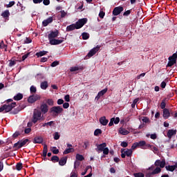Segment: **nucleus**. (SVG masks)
Returning a JSON list of instances; mask_svg holds the SVG:
<instances>
[{"mask_svg":"<svg viewBox=\"0 0 177 177\" xmlns=\"http://www.w3.org/2000/svg\"><path fill=\"white\" fill-rule=\"evenodd\" d=\"M134 177H145V174L143 173H134L133 174Z\"/></svg>","mask_w":177,"mask_h":177,"instance_id":"a19ab883","label":"nucleus"},{"mask_svg":"<svg viewBox=\"0 0 177 177\" xmlns=\"http://www.w3.org/2000/svg\"><path fill=\"white\" fill-rule=\"evenodd\" d=\"M100 122L101 125L106 127L109 124V120L106 119V116H103L100 118Z\"/></svg>","mask_w":177,"mask_h":177,"instance_id":"6ab92c4d","label":"nucleus"},{"mask_svg":"<svg viewBox=\"0 0 177 177\" xmlns=\"http://www.w3.org/2000/svg\"><path fill=\"white\" fill-rule=\"evenodd\" d=\"M40 109L41 113H43V114H46V113H48V111H49L48 104L43 103L41 106H40Z\"/></svg>","mask_w":177,"mask_h":177,"instance_id":"dca6fc26","label":"nucleus"},{"mask_svg":"<svg viewBox=\"0 0 177 177\" xmlns=\"http://www.w3.org/2000/svg\"><path fill=\"white\" fill-rule=\"evenodd\" d=\"M56 66H59V62L55 61L51 64V67H56Z\"/></svg>","mask_w":177,"mask_h":177,"instance_id":"bf43d9fd","label":"nucleus"},{"mask_svg":"<svg viewBox=\"0 0 177 177\" xmlns=\"http://www.w3.org/2000/svg\"><path fill=\"white\" fill-rule=\"evenodd\" d=\"M59 35V30H56L55 31H51L50 34L48 35V41H51L52 39H55Z\"/></svg>","mask_w":177,"mask_h":177,"instance_id":"ddd939ff","label":"nucleus"},{"mask_svg":"<svg viewBox=\"0 0 177 177\" xmlns=\"http://www.w3.org/2000/svg\"><path fill=\"white\" fill-rule=\"evenodd\" d=\"M52 21H53V17H50L47 19L44 20L42 22V24H43L44 27H46V26H48V24H50V23H52Z\"/></svg>","mask_w":177,"mask_h":177,"instance_id":"aec40b11","label":"nucleus"},{"mask_svg":"<svg viewBox=\"0 0 177 177\" xmlns=\"http://www.w3.org/2000/svg\"><path fill=\"white\" fill-rule=\"evenodd\" d=\"M19 136H20V132L16 131L15 133H13L12 138H17V137Z\"/></svg>","mask_w":177,"mask_h":177,"instance_id":"680f3d73","label":"nucleus"},{"mask_svg":"<svg viewBox=\"0 0 177 177\" xmlns=\"http://www.w3.org/2000/svg\"><path fill=\"white\" fill-rule=\"evenodd\" d=\"M40 88L44 90L48 88V82H42L40 84Z\"/></svg>","mask_w":177,"mask_h":177,"instance_id":"cd10ccee","label":"nucleus"},{"mask_svg":"<svg viewBox=\"0 0 177 177\" xmlns=\"http://www.w3.org/2000/svg\"><path fill=\"white\" fill-rule=\"evenodd\" d=\"M60 14H61V18L62 19H64L65 17L67 16V12L64 11V10H61L59 11Z\"/></svg>","mask_w":177,"mask_h":177,"instance_id":"4c0bfd02","label":"nucleus"},{"mask_svg":"<svg viewBox=\"0 0 177 177\" xmlns=\"http://www.w3.org/2000/svg\"><path fill=\"white\" fill-rule=\"evenodd\" d=\"M53 100L52 99H48L47 100V104H48V106H53Z\"/></svg>","mask_w":177,"mask_h":177,"instance_id":"8fccbe9b","label":"nucleus"},{"mask_svg":"<svg viewBox=\"0 0 177 177\" xmlns=\"http://www.w3.org/2000/svg\"><path fill=\"white\" fill-rule=\"evenodd\" d=\"M169 80L168 78H166L164 81H162L160 84V87L162 89H165V86H167V82H168Z\"/></svg>","mask_w":177,"mask_h":177,"instance_id":"bb28decb","label":"nucleus"},{"mask_svg":"<svg viewBox=\"0 0 177 177\" xmlns=\"http://www.w3.org/2000/svg\"><path fill=\"white\" fill-rule=\"evenodd\" d=\"M148 149H150V150H152V151H158V148L153 145H151V147H149Z\"/></svg>","mask_w":177,"mask_h":177,"instance_id":"49530a36","label":"nucleus"},{"mask_svg":"<svg viewBox=\"0 0 177 177\" xmlns=\"http://www.w3.org/2000/svg\"><path fill=\"white\" fill-rule=\"evenodd\" d=\"M96 146H97V149H95L96 151H98V153H100V151H102L106 148V146H107V145L106 144V142H104L102 144L96 145Z\"/></svg>","mask_w":177,"mask_h":177,"instance_id":"f3484780","label":"nucleus"},{"mask_svg":"<svg viewBox=\"0 0 177 177\" xmlns=\"http://www.w3.org/2000/svg\"><path fill=\"white\" fill-rule=\"evenodd\" d=\"M154 167H159V168H164L165 167V160L163 159L161 160H157L154 163Z\"/></svg>","mask_w":177,"mask_h":177,"instance_id":"4468645a","label":"nucleus"},{"mask_svg":"<svg viewBox=\"0 0 177 177\" xmlns=\"http://www.w3.org/2000/svg\"><path fill=\"white\" fill-rule=\"evenodd\" d=\"M82 38L83 39H88L89 38V34L87 32L82 33Z\"/></svg>","mask_w":177,"mask_h":177,"instance_id":"37998d69","label":"nucleus"},{"mask_svg":"<svg viewBox=\"0 0 177 177\" xmlns=\"http://www.w3.org/2000/svg\"><path fill=\"white\" fill-rule=\"evenodd\" d=\"M14 107H16V102H12L10 104H4L1 107H0V113L4 111V113H9V111H12Z\"/></svg>","mask_w":177,"mask_h":177,"instance_id":"7ed1b4c3","label":"nucleus"},{"mask_svg":"<svg viewBox=\"0 0 177 177\" xmlns=\"http://www.w3.org/2000/svg\"><path fill=\"white\" fill-rule=\"evenodd\" d=\"M0 49H5L6 52V49H8V46L5 45V43H3V41H1L0 42Z\"/></svg>","mask_w":177,"mask_h":177,"instance_id":"f704fd0d","label":"nucleus"},{"mask_svg":"<svg viewBox=\"0 0 177 177\" xmlns=\"http://www.w3.org/2000/svg\"><path fill=\"white\" fill-rule=\"evenodd\" d=\"M41 100V95L38 94H34L28 98V103H35L37 100Z\"/></svg>","mask_w":177,"mask_h":177,"instance_id":"6e6552de","label":"nucleus"},{"mask_svg":"<svg viewBox=\"0 0 177 177\" xmlns=\"http://www.w3.org/2000/svg\"><path fill=\"white\" fill-rule=\"evenodd\" d=\"M51 161H56V162H59V158L57 156H54L51 158Z\"/></svg>","mask_w":177,"mask_h":177,"instance_id":"864d4df0","label":"nucleus"},{"mask_svg":"<svg viewBox=\"0 0 177 177\" xmlns=\"http://www.w3.org/2000/svg\"><path fill=\"white\" fill-rule=\"evenodd\" d=\"M165 101H162L161 104H160V108L164 110L165 109Z\"/></svg>","mask_w":177,"mask_h":177,"instance_id":"052dcab7","label":"nucleus"},{"mask_svg":"<svg viewBox=\"0 0 177 177\" xmlns=\"http://www.w3.org/2000/svg\"><path fill=\"white\" fill-rule=\"evenodd\" d=\"M43 3L46 6H48V5H49L50 3V0H43Z\"/></svg>","mask_w":177,"mask_h":177,"instance_id":"e2e57ef3","label":"nucleus"},{"mask_svg":"<svg viewBox=\"0 0 177 177\" xmlns=\"http://www.w3.org/2000/svg\"><path fill=\"white\" fill-rule=\"evenodd\" d=\"M102 151H103V154H104L105 156H107L109 151V148L105 147Z\"/></svg>","mask_w":177,"mask_h":177,"instance_id":"6e6d98bb","label":"nucleus"},{"mask_svg":"<svg viewBox=\"0 0 177 177\" xmlns=\"http://www.w3.org/2000/svg\"><path fill=\"white\" fill-rule=\"evenodd\" d=\"M50 150L53 154H59V149L56 147H51Z\"/></svg>","mask_w":177,"mask_h":177,"instance_id":"72a5a7b5","label":"nucleus"},{"mask_svg":"<svg viewBox=\"0 0 177 177\" xmlns=\"http://www.w3.org/2000/svg\"><path fill=\"white\" fill-rule=\"evenodd\" d=\"M23 99V94L21 93H18L16 95L14 96V100H21Z\"/></svg>","mask_w":177,"mask_h":177,"instance_id":"c85d7f7f","label":"nucleus"},{"mask_svg":"<svg viewBox=\"0 0 177 177\" xmlns=\"http://www.w3.org/2000/svg\"><path fill=\"white\" fill-rule=\"evenodd\" d=\"M121 12H124V7L123 6H118L113 9V16H118V15L121 14Z\"/></svg>","mask_w":177,"mask_h":177,"instance_id":"f8f14e48","label":"nucleus"},{"mask_svg":"<svg viewBox=\"0 0 177 177\" xmlns=\"http://www.w3.org/2000/svg\"><path fill=\"white\" fill-rule=\"evenodd\" d=\"M47 53L48 51H40L36 53V56H37V57H41V56H45Z\"/></svg>","mask_w":177,"mask_h":177,"instance_id":"473e14b6","label":"nucleus"},{"mask_svg":"<svg viewBox=\"0 0 177 177\" xmlns=\"http://www.w3.org/2000/svg\"><path fill=\"white\" fill-rule=\"evenodd\" d=\"M141 120L142 122H145V124H147V122H150V119L146 116H143L141 118Z\"/></svg>","mask_w":177,"mask_h":177,"instance_id":"c9c22d12","label":"nucleus"},{"mask_svg":"<svg viewBox=\"0 0 177 177\" xmlns=\"http://www.w3.org/2000/svg\"><path fill=\"white\" fill-rule=\"evenodd\" d=\"M27 143H28V139L19 140L14 144L13 147H15V149H21V147H23V146H26Z\"/></svg>","mask_w":177,"mask_h":177,"instance_id":"423d86ee","label":"nucleus"},{"mask_svg":"<svg viewBox=\"0 0 177 177\" xmlns=\"http://www.w3.org/2000/svg\"><path fill=\"white\" fill-rule=\"evenodd\" d=\"M63 107L64 109H68V107H70V104H68V102H65L63 104Z\"/></svg>","mask_w":177,"mask_h":177,"instance_id":"338daca9","label":"nucleus"},{"mask_svg":"<svg viewBox=\"0 0 177 177\" xmlns=\"http://www.w3.org/2000/svg\"><path fill=\"white\" fill-rule=\"evenodd\" d=\"M66 163H67V157H63L59 161V164L62 167H63V165H66Z\"/></svg>","mask_w":177,"mask_h":177,"instance_id":"5701e85b","label":"nucleus"},{"mask_svg":"<svg viewBox=\"0 0 177 177\" xmlns=\"http://www.w3.org/2000/svg\"><path fill=\"white\" fill-rule=\"evenodd\" d=\"M15 1H10L8 4L6 5V8H12L15 5Z\"/></svg>","mask_w":177,"mask_h":177,"instance_id":"09e8293b","label":"nucleus"},{"mask_svg":"<svg viewBox=\"0 0 177 177\" xmlns=\"http://www.w3.org/2000/svg\"><path fill=\"white\" fill-rule=\"evenodd\" d=\"M88 19L86 18L79 19L75 24L68 26L66 27V31L70 32L73 31V30H79V28L84 27Z\"/></svg>","mask_w":177,"mask_h":177,"instance_id":"f257e3e1","label":"nucleus"},{"mask_svg":"<svg viewBox=\"0 0 177 177\" xmlns=\"http://www.w3.org/2000/svg\"><path fill=\"white\" fill-rule=\"evenodd\" d=\"M136 147H139L138 142L133 143L131 146V149H130L133 151V150H135V149H136Z\"/></svg>","mask_w":177,"mask_h":177,"instance_id":"3c124183","label":"nucleus"},{"mask_svg":"<svg viewBox=\"0 0 177 177\" xmlns=\"http://www.w3.org/2000/svg\"><path fill=\"white\" fill-rule=\"evenodd\" d=\"M112 121H113L114 124H118V122H120V118H111Z\"/></svg>","mask_w":177,"mask_h":177,"instance_id":"603ef678","label":"nucleus"},{"mask_svg":"<svg viewBox=\"0 0 177 177\" xmlns=\"http://www.w3.org/2000/svg\"><path fill=\"white\" fill-rule=\"evenodd\" d=\"M167 171H169L170 172H174V171L176 169L174 165H168L165 167Z\"/></svg>","mask_w":177,"mask_h":177,"instance_id":"c756f323","label":"nucleus"},{"mask_svg":"<svg viewBox=\"0 0 177 177\" xmlns=\"http://www.w3.org/2000/svg\"><path fill=\"white\" fill-rule=\"evenodd\" d=\"M50 113L53 114V115H59V114L63 113V108L60 106H53L50 109Z\"/></svg>","mask_w":177,"mask_h":177,"instance_id":"39448f33","label":"nucleus"},{"mask_svg":"<svg viewBox=\"0 0 177 177\" xmlns=\"http://www.w3.org/2000/svg\"><path fill=\"white\" fill-rule=\"evenodd\" d=\"M176 129H169L167 131V138L169 139H172V136H175L176 135Z\"/></svg>","mask_w":177,"mask_h":177,"instance_id":"a211bd4d","label":"nucleus"},{"mask_svg":"<svg viewBox=\"0 0 177 177\" xmlns=\"http://www.w3.org/2000/svg\"><path fill=\"white\" fill-rule=\"evenodd\" d=\"M70 153H74V148H68L65 149L63 152V154H68Z\"/></svg>","mask_w":177,"mask_h":177,"instance_id":"7c9ffc66","label":"nucleus"},{"mask_svg":"<svg viewBox=\"0 0 177 177\" xmlns=\"http://www.w3.org/2000/svg\"><path fill=\"white\" fill-rule=\"evenodd\" d=\"M150 138H151V139H153V140H156V139H157V134H156V133L151 134Z\"/></svg>","mask_w":177,"mask_h":177,"instance_id":"0e129e2a","label":"nucleus"},{"mask_svg":"<svg viewBox=\"0 0 177 177\" xmlns=\"http://www.w3.org/2000/svg\"><path fill=\"white\" fill-rule=\"evenodd\" d=\"M138 147H140V149H142L143 150H146L149 149V147H151V145L147 144L146 141L142 140L138 142Z\"/></svg>","mask_w":177,"mask_h":177,"instance_id":"9d476101","label":"nucleus"},{"mask_svg":"<svg viewBox=\"0 0 177 177\" xmlns=\"http://www.w3.org/2000/svg\"><path fill=\"white\" fill-rule=\"evenodd\" d=\"M1 16L6 19H9V16H10V12H9V10H6L3 12Z\"/></svg>","mask_w":177,"mask_h":177,"instance_id":"b1692460","label":"nucleus"},{"mask_svg":"<svg viewBox=\"0 0 177 177\" xmlns=\"http://www.w3.org/2000/svg\"><path fill=\"white\" fill-rule=\"evenodd\" d=\"M119 133L121 135H128L129 133V131L122 127H120L119 129Z\"/></svg>","mask_w":177,"mask_h":177,"instance_id":"393cba45","label":"nucleus"},{"mask_svg":"<svg viewBox=\"0 0 177 177\" xmlns=\"http://www.w3.org/2000/svg\"><path fill=\"white\" fill-rule=\"evenodd\" d=\"M107 92V88H104L103 90L100 91L98 94L100 95L101 96H103L105 93Z\"/></svg>","mask_w":177,"mask_h":177,"instance_id":"de8ad7c7","label":"nucleus"},{"mask_svg":"<svg viewBox=\"0 0 177 177\" xmlns=\"http://www.w3.org/2000/svg\"><path fill=\"white\" fill-rule=\"evenodd\" d=\"M80 70V68L78 66H72L70 68V71L74 72V71H78Z\"/></svg>","mask_w":177,"mask_h":177,"instance_id":"c03bdc74","label":"nucleus"},{"mask_svg":"<svg viewBox=\"0 0 177 177\" xmlns=\"http://www.w3.org/2000/svg\"><path fill=\"white\" fill-rule=\"evenodd\" d=\"M71 177H78V176L77 175V174H75V171H72L71 173Z\"/></svg>","mask_w":177,"mask_h":177,"instance_id":"774afa93","label":"nucleus"},{"mask_svg":"<svg viewBox=\"0 0 177 177\" xmlns=\"http://www.w3.org/2000/svg\"><path fill=\"white\" fill-rule=\"evenodd\" d=\"M76 160L77 161H84V160H85V158H84V156L77 153L76 154Z\"/></svg>","mask_w":177,"mask_h":177,"instance_id":"2f4dec72","label":"nucleus"},{"mask_svg":"<svg viewBox=\"0 0 177 177\" xmlns=\"http://www.w3.org/2000/svg\"><path fill=\"white\" fill-rule=\"evenodd\" d=\"M106 13H104V12L100 11L99 13V17H100V19H103Z\"/></svg>","mask_w":177,"mask_h":177,"instance_id":"4d7b16f0","label":"nucleus"},{"mask_svg":"<svg viewBox=\"0 0 177 177\" xmlns=\"http://www.w3.org/2000/svg\"><path fill=\"white\" fill-rule=\"evenodd\" d=\"M120 145L122 147H128V142L123 141L121 142Z\"/></svg>","mask_w":177,"mask_h":177,"instance_id":"13d9d810","label":"nucleus"},{"mask_svg":"<svg viewBox=\"0 0 177 177\" xmlns=\"http://www.w3.org/2000/svg\"><path fill=\"white\" fill-rule=\"evenodd\" d=\"M42 142H44V139L42 138V137H35L33 140V143L35 144H41L42 143Z\"/></svg>","mask_w":177,"mask_h":177,"instance_id":"4be33fe9","label":"nucleus"},{"mask_svg":"<svg viewBox=\"0 0 177 177\" xmlns=\"http://www.w3.org/2000/svg\"><path fill=\"white\" fill-rule=\"evenodd\" d=\"M55 140H59L60 139V134L59 132H55L53 135Z\"/></svg>","mask_w":177,"mask_h":177,"instance_id":"58836bf2","label":"nucleus"},{"mask_svg":"<svg viewBox=\"0 0 177 177\" xmlns=\"http://www.w3.org/2000/svg\"><path fill=\"white\" fill-rule=\"evenodd\" d=\"M102 133V130L100 129H97L94 131L95 136H97L98 135H100Z\"/></svg>","mask_w":177,"mask_h":177,"instance_id":"79ce46f5","label":"nucleus"},{"mask_svg":"<svg viewBox=\"0 0 177 177\" xmlns=\"http://www.w3.org/2000/svg\"><path fill=\"white\" fill-rule=\"evenodd\" d=\"M131 15V10H127L123 13V16H129Z\"/></svg>","mask_w":177,"mask_h":177,"instance_id":"69168bd1","label":"nucleus"},{"mask_svg":"<svg viewBox=\"0 0 177 177\" xmlns=\"http://www.w3.org/2000/svg\"><path fill=\"white\" fill-rule=\"evenodd\" d=\"M121 157L122 158H125V156L131 157L132 156V153H133V151L132 149H127L126 151H124V149H121Z\"/></svg>","mask_w":177,"mask_h":177,"instance_id":"9b49d317","label":"nucleus"},{"mask_svg":"<svg viewBox=\"0 0 177 177\" xmlns=\"http://www.w3.org/2000/svg\"><path fill=\"white\" fill-rule=\"evenodd\" d=\"M30 93H37V87L35 86H31L30 88Z\"/></svg>","mask_w":177,"mask_h":177,"instance_id":"e433bc0d","label":"nucleus"},{"mask_svg":"<svg viewBox=\"0 0 177 177\" xmlns=\"http://www.w3.org/2000/svg\"><path fill=\"white\" fill-rule=\"evenodd\" d=\"M100 49V46H97L94 47L93 49H91L88 53L87 54V57H92V56H95L97 52H99V50Z\"/></svg>","mask_w":177,"mask_h":177,"instance_id":"1a4fd4ad","label":"nucleus"},{"mask_svg":"<svg viewBox=\"0 0 177 177\" xmlns=\"http://www.w3.org/2000/svg\"><path fill=\"white\" fill-rule=\"evenodd\" d=\"M37 78L39 80H44V78H45V75H44L42 73H39L37 74Z\"/></svg>","mask_w":177,"mask_h":177,"instance_id":"5fc2aeb1","label":"nucleus"},{"mask_svg":"<svg viewBox=\"0 0 177 177\" xmlns=\"http://www.w3.org/2000/svg\"><path fill=\"white\" fill-rule=\"evenodd\" d=\"M40 120H42V113L40 111L35 109L33 112L32 122L33 124H37Z\"/></svg>","mask_w":177,"mask_h":177,"instance_id":"20e7f679","label":"nucleus"},{"mask_svg":"<svg viewBox=\"0 0 177 177\" xmlns=\"http://www.w3.org/2000/svg\"><path fill=\"white\" fill-rule=\"evenodd\" d=\"M170 115L171 113H169V110L168 109H163V118H165V120L169 118Z\"/></svg>","mask_w":177,"mask_h":177,"instance_id":"412c9836","label":"nucleus"},{"mask_svg":"<svg viewBox=\"0 0 177 177\" xmlns=\"http://www.w3.org/2000/svg\"><path fill=\"white\" fill-rule=\"evenodd\" d=\"M151 172L147 173L146 177H153V175H157L161 172V167L151 165L149 169Z\"/></svg>","mask_w":177,"mask_h":177,"instance_id":"f03ea898","label":"nucleus"},{"mask_svg":"<svg viewBox=\"0 0 177 177\" xmlns=\"http://www.w3.org/2000/svg\"><path fill=\"white\" fill-rule=\"evenodd\" d=\"M53 124V121H50V122H46V123H44L42 127H52Z\"/></svg>","mask_w":177,"mask_h":177,"instance_id":"a18cd8bd","label":"nucleus"},{"mask_svg":"<svg viewBox=\"0 0 177 177\" xmlns=\"http://www.w3.org/2000/svg\"><path fill=\"white\" fill-rule=\"evenodd\" d=\"M64 42V39H53L51 40H49V44L51 45H60V44H63Z\"/></svg>","mask_w":177,"mask_h":177,"instance_id":"2eb2a0df","label":"nucleus"},{"mask_svg":"<svg viewBox=\"0 0 177 177\" xmlns=\"http://www.w3.org/2000/svg\"><path fill=\"white\" fill-rule=\"evenodd\" d=\"M177 54L174 53L172 56L169 57V62L167 64L168 67H172L174 64H176Z\"/></svg>","mask_w":177,"mask_h":177,"instance_id":"0eeeda50","label":"nucleus"},{"mask_svg":"<svg viewBox=\"0 0 177 177\" xmlns=\"http://www.w3.org/2000/svg\"><path fill=\"white\" fill-rule=\"evenodd\" d=\"M21 168H23V164L22 163H17L16 165V169L17 171H21Z\"/></svg>","mask_w":177,"mask_h":177,"instance_id":"ea45409f","label":"nucleus"},{"mask_svg":"<svg viewBox=\"0 0 177 177\" xmlns=\"http://www.w3.org/2000/svg\"><path fill=\"white\" fill-rule=\"evenodd\" d=\"M47 154H48V145H46V144H44L43 157H46Z\"/></svg>","mask_w":177,"mask_h":177,"instance_id":"a878e982","label":"nucleus"}]
</instances>
